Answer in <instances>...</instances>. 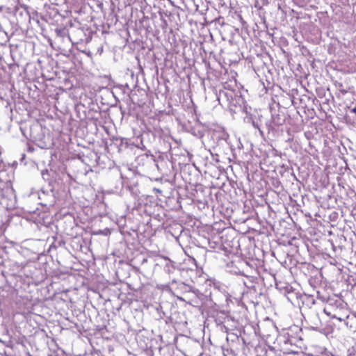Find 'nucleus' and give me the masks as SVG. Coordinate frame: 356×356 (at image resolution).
Wrapping results in <instances>:
<instances>
[{
    "label": "nucleus",
    "instance_id": "obj_1",
    "mask_svg": "<svg viewBox=\"0 0 356 356\" xmlns=\"http://www.w3.org/2000/svg\"><path fill=\"white\" fill-rule=\"evenodd\" d=\"M318 298L323 300V301H326L328 306L335 308L343 307V301L338 298L337 296L334 297H328L327 298H325L324 297H321L319 291L317 292Z\"/></svg>",
    "mask_w": 356,
    "mask_h": 356
},
{
    "label": "nucleus",
    "instance_id": "obj_2",
    "mask_svg": "<svg viewBox=\"0 0 356 356\" xmlns=\"http://www.w3.org/2000/svg\"><path fill=\"white\" fill-rule=\"evenodd\" d=\"M309 325L311 329L314 330H318L323 326L321 321L317 313H312L309 316Z\"/></svg>",
    "mask_w": 356,
    "mask_h": 356
},
{
    "label": "nucleus",
    "instance_id": "obj_3",
    "mask_svg": "<svg viewBox=\"0 0 356 356\" xmlns=\"http://www.w3.org/2000/svg\"><path fill=\"white\" fill-rule=\"evenodd\" d=\"M286 297L289 302L294 304L299 298H302V295L296 289H293L289 294H286Z\"/></svg>",
    "mask_w": 356,
    "mask_h": 356
},
{
    "label": "nucleus",
    "instance_id": "obj_4",
    "mask_svg": "<svg viewBox=\"0 0 356 356\" xmlns=\"http://www.w3.org/2000/svg\"><path fill=\"white\" fill-rule=\"evenodd\" d=\"M275 120V119L273 117L271 118H264V121H263V131L265 129L269 133L270 131L273 130V127L272 124Z\"/></svg>",
    "mask_w": 356,
    "mask_h": 356
},
{
    "label": "nucleus",
    "instance_id": "obj_5",
    "mask_svg": "<svg viewBox=\"0 0 356 356\" xmlns=\"http://www.w3.org/2000/svg\"><path fill=\"white\" fill-rule=\"evenodd\" d=\"M252 125L255 128L257 129L261 134V136H264V131L261 130V124H258V120H256L253 117H251L248 120Z\"/></svg>",
    "mask_w": 356,
    "mask_h": 356
},
{
    "label": "nucleus",
    "instance_id": "obj_6",
    "mask_svg": "<svg viewBox=\"0 0 356 356\" xmlns=\"http://www.w3.org/2000/svg\"><path fill=\"white\" fill-rule=\"evenodd\" d=\"M302 298L303 303L307 302V305H314L315 303V300L312 296L305 295L304 296H302Z\"/></svg>",
    "mask_w": 356,
    "mask_h": 356
},
{
    "label": "nucleus",
    "instance_id": "obj_7",
    "mask_svg": "<svg viewBox=\"0 0 356 356\" xmlns=\"http://www.w3.org/2000/svg\"><path fill=\"white\" fill-rule=\"evenodd\" d=\"M218 140H223L227 141L229 138V134L224 131H222L218 133V136H217Z\"/></svg>",
    "mask_w": 356,
    "mask_h": 356
},
{
    "label": "nucleus",
    "instance_id": "obj_8",
    "mask_svg": "<svg viewBox=\"0 0 356 356\" xmlns=\"http://www.w3.org/2000/svg\"><path fill=\"white\" fill-rule=\"evenodd\" d=\"M294 289L289 284H286L284 286H283V293L286 296V294H289L292 290Z\"/></svg>",
    "mask_w": 356,
    "mask_h": 356
},
{
    "label": "nucleus",
    "instance_id": "obj_9",
    "mask_svg": "<svg viewBox=\"0 0 356 356\" xmlns=\"http://www.w3.org/2000/svg\"><path fill=\"white\" fill-rule=\"evenodd\" d=\"M256 120H258V124H261V130H263V121H264V117L261 115H258L257 117H254Z\"/></svg>",
    "mask_w": 356,
    "mask_h": 356
},
{
    "label": "nucleus",
    "instance_id": "obj_10",
    "mask_svg": "<svg viewBox=\"0 0 356 356\" xmlns=\"http://www.w3.org/2000/svg\"><path fill=\"white\" fill-rule=\"evenodd\" d=\"M335 86L343 94H346L347 92V90L343 88V84L341 83L336 82Z\"/></svg>",
    "mask_w": 356,
    "mask_h": 356
},
{
    "label": "nucleus",
    "instance_id": "obj_11",
    "mask_svg": "<svg viewBox=\"0 0 356 356\" xmlns=\"http://www.w3.org/2000/svg\"><path fill=\"white\" fill-rule=\"evenodd\" d=\"M42 176L44 180H47L49 177V173L47 170L42 171Z\"/></svg>",
    "mask_w": 356,
    "mask_h": 356
},
{
    "label": "nucleus",
    "instance_id": "obj_12",
    "mask_svg": "<svg viewBox=\"0 0 356 356\" xmlns=\"http://www.w3.org/2000/svg\"><path fill=\"white\" fill-rule=\"evenodd\" d=\"M56 33L57 34L58 36H62L63 35V31L61 30V29H56Z\"/></svg>",
    "mask_w": 356,
    "mask_h": 356
},
{
    "label": "nucleus",
    "instance_id": "obj_13",
    "mask_svg": "<svg viewBox=\"0 0 356 356\" xmlns=\"http://www.w3.org/2000/svg\"><path fill=\"white\" fill-rule=\"evenodd\" d=\"M147 262V257H143L141 260V264H144L145 263Z\"/></svg>",
    "mask_w": 356,
    "mask_h": 356
},
{
    "label": "nucleus",
    "instance_id": "obj_14",
    "mask_svg": "<svg viewBox=\"0 0 356 356\" xmlns=\"http://www.w3.org/2000/svg\"><path fill=\"white\" fill-rule=\"evenodd\" d=\"M85 40H86V42H89L91 40V38L90 37H86Z\"/></svg>",
    "mask_w": 356,
    "mask_h": 356
},
{
    "label": "nucleus",
    "instance_id": "obj_15",
    "mask_svg": "<svg viewBox=\"0 0 356 356\" xmlns=\"http://www.w3.org/2000/svg\"><path fill=\"white\" fill-rule=\"evenodd\" d=\"M352 113H356V106L350 110Z\"/></svg>",
    "mask_w": 356,
    "mask_h": 356
},
{
    "label": "nucleus",
    "instance_id": "obj_16",
    "mask_svg": "<svg viewBox=\"0 0 356 356\" xmlns=\"http://www.w3.org/2000/svg\"><path fill=\"white\" fill-rule=\"evenodd\" d=\"M4 8L3 6H0V12H1Z\"/></svg>",
    "mask_w": 356,
    "mask_h": 356
},
{
    "label": "nucleus",
    "instance_id": "obj_17",
    "mask_svg": "<svg viewBox=\"0 0 356 356\" xmlns=\"http://www.w3.org/2000/svg\"><path fill=\"white\" fill-rule=\"evenodd\" d=\"M277 125H281V124H282V122H277Z\"/></svg>",
    "mask_w": 356,
    "mask_h": 356
},
{
    "label": "nucleus",
    "instance_id": "obj_18",
    "mask_svg": "<svg viewBox=\"0 0 356 356\" xmlns=\"http://www.w3.org/2000/svg\"><path fill=\"white\" fill-rule=\"evenodd\" d=\"M102 50H103V48H102V47H101V49H98V51H101V52L102 51Z\"/></svg>",
    "mask_w": 356,
    "mask_h": 356
},
{
    "label": "nucleus",
    "instance_id": "obj_19",
    "mask_svg": "<svg viewBox=\"0 0 356 356\" xmlns=\"http://www.w3.org/2000/svg\"><path fill=\"white\" fill-rule=\"evenodd\" d=\"M156 191H157V193L161 192V191L159 189H156Z\"/></svg>",
    "mask_w": 356,
    "mask_h": 356
},
{
    "label": "nucleus",
    "instance_id": "obj_20",
    "mask_svg": "<svg viewBox=\"0 0 356 356\" xmlns=\"http://www.w3.org/2000/svg\"><path fill=\"white\" fill-rule=\"evenodd\" d=\"M79 32L83 33V30H79Z\"/></svg>",
    "mask_w": 356,
    "mask_h": 356
}]
</instances>
